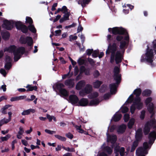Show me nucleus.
Masks as SVG:
<instances>
[{
  "mask_svg": "<svg viewBox=\"0 0 156 156\" xmlns=\"http://www.w3.org/2000/svg\"><path fill=\"white\" fill-rule=\"evenodd\" d=\"M62 149V146L60 145H58L57 147L55 148V150L56 151H60Z\"/></svg>",
  "mask_w": 156,
  "mask_h": 156,
  "instance_id": "obj_64",
  "label": "nucleus"
},
{
  "mask_svg": "<svg viewBox=\"0 0 156 156\" xmlns=\"http://www.w3.org/2000/svg\"><path fill=\"white\" fill-rule=\"evenodd\" d=\"M9 121H8L7 119H6L5 118L0 120V126H2L3 125L6 124L8 123Z\"/></svg>",
  "mask_w": 156,
  "mask_h": 156,
  "instance_id": "obj_38",
  "label": "nucleus"
},
{
  "mask_svg": "<svg viewBox=\"0 0 156 156\" xmlns=\"http://www.w3.org/2000/svg\"><path fill=\"white\" fill-rule=\"evenodd\" d=\"M99 102L100 101L98 99H96L91 100L89 103L87 99L82 98L80 100H79L77 106H86L87 105L95 106L98 105Z\"/></svg>",
  "mask_w": 156,
  "mask_h": 156,
  "instance_id": "obj_5",
  "label": "nucleus"
},
{
  "mask_svg": "<svg viewBox=\"0 0 156 156\" xmlns=\"http://www.w3.org/2000/svg\"><path fill=\"white\" fill-rule=\"evenodd\" d=\"M142 136V131L141 129H138L136 132V140L134 142L132 147L131 151H134L138 144V141L141 137Z\"/></svg>",
  "mask_w": 156,
  "mask_h": 156,
  "instance_id": "obj_7",
  "label": "nucleus"
},
{
  "mask_svg": "<svg viewBox=\"0 0 156 156\" xmlns=\"http://www.w3.org/2000/svg\"><path fill=\"white\" fill-rule=\"evenodd\" d=\"M116 128V126L115 125L112 126L110 129V131L111 132H112Z\"/></svg>",
  "mask_w": 156,
  "mask_h": 156,
  "instance_id": "obj_62",
  "label": "nucleus"
},
{
  "mask_svg": "<svg viewBox=\"0 0 156 156\" xmlns=\"http://www.w3.org/2000/svg\"><path fill=\"white\" fill-rule=\"evenodd\" d=\"M145 55H143L141 57L140 61L144 62L146 61L152 66V62L154 59V53L152 49H149V47L148 45Z\"/></svg>",
  "mask_w": 156,
  "mask_h": 156,
  "instance_id": "obj_4",
  "label": "nucleus"
},
{
  "mask_svg": "<svg viewBox=\"0 0 156 156\" xmlns=\"http://www.w3.org/2000/svg\"><path fill=\"white\" fill-rule=\"evenodd\" d=\"M88 61L92 65H93L95 62H94L92 59L90 58H88Z\"/></svg>",
  "mask_w": 156,
  "mask_h": 156,
  "instance_id": "obj_57",
  "label": "nucleus"
},
{
  "mask_svg": "<svg viewBox=\"0 0 156 156\" xmlns=\"http://www.w3.org/2000/svg\"><path fill=\"white\" fill-rule=\"evenodd\" d=\"M152 99L150 97L148 98L145 101V103L147 105L152 101Z\"/></svg>",
  "mask_w": 156,
  "mask_h": 156,
  "instance_id": "obj_52",
  "label": "nucleus"
},
{
  "mask_svg": "<svg viewBox=\"0 0 156 156\" xmlns=\"http://www.w3.org/2000/svg\"><path fill=\"white\" fill-rule=\"evenodd\" d=\"M5 69L6 70H9L12 66V58L9 56H7L5 58Z\"/></svg>",
  "mask_w": 156,
  "mask_h": 156,
  "instance_id": "obj_16",
  "label": "nucleus"
},
{
  "mask_svg": "<svg viewBox=\"0 0 156 156\" xmlns=\"http://www.w3.org/2000/svg\"><path fill=\"white\" fill-rule=\"evenodd\" d=\"M135 122V119L134 118H131L128 123V127L129 129H131Z\"/></svg>",
  "mask_w": 156,
  "mask_h": 156,
  "instance_id": "obj_25",
  "label": "nucleus"
},
{
  "mask_svg": "<svg viewBox=\"0 0 156 156\" xmlns=\"http://www.w3.org/2000/svg\"><path fill=\"white\" fill-rule=\"evenodd\" d=\"M114 148L115 153L116 154L115 156H118L119 152L121 156L124 155L125 151V149L124 147H122L120 148L119 146L118 145H117Z\"/></svg>",
  "mask_w": 156,
  "mask_h": 156,
  "instance_id": "obj_12",
  "label": "nucleus"
},
{
  "mask_svg": "<svg viewBox=\"0 0 156 156\" xmlns=\"http://www.w3.org/2000/svg\"><path fill=\"white\" fill-rule=\"evenodd\" d=\"M99 53V51L98 50H96L92 52V56L94 58H96L98 57Z\"/></svg>",
  "mask_w": 156,
  "mask_h": 156,
  "instance_id": "obj_46",
  "label": "nucleus"
},
{
  "mask_svg": "<svg viewBox=\"0 0 156 156\" xmlns=\"http://www.w3.org/2000/svg\"><path fill=\"white\" fill-rule=\"evenodd\" d=\"M61 9V11L62 12L64 13L69 12L68 11V9L67 8V7L65 6H63Z\"/></svg>",
  "mask_w": 156,
  "mask_h": 156,
  "instance_id": "obj_47",
  "label": "nucleus"
},
{
  "mask_svg": "<svg viewBox=\"0 0 156 156\" xmlns=\"http://www.w3.org/2000/svg\"><path fill=\"white\" fill-rule=\"evenodd\" d=\"M26 22L29 23L30 25L32 24L33 20L31 18L29 17H27L26 18Z\"/></svg>",
  "mask_w": 156,
  "mask_h": 156,
  "instance_id": "obj_45",
  "label": "nucleus"
},
{
  "mask_svg": "<svg viewBox=\"0 0 156 156\" xmlns=\"http://www.w3.org/2000/svg\"><path fill=\"white\" fill-rule=\"evenodd\" d=\"M11 137V135L10 134H8L5 137H2L1 139L2 141H6Z\"/></svg>",
  "mask_w": 156,
  "mask_h": 156,
  "instance_id": "obj_41",
  "label": "nucleus"
},
{
  "mask_svg": "<svg viewBox=\"0 0 156 156\" xmlns=\"http://www.w3.org/2000/svg\"><path fill=\"white\" fill-rule=\"evenodd\" d=\"M98 96V93L97 92H94L89 95L88 97L90 99H93L97 97Z\"/></svg>",
  "mask_w": 156,
  "mask_h": 156,
  "instance_id": "obj_29",
  "label": "nucleus"
},
{
  "mask_svg": "<svg viewBox=\"0 0 156 156\" xmlns=\"http://www.w3.org/2000/svg\"><path fill=\"white\" fill-rule=\"evenodd\" d=\"M141 92V90L140 88L136 89L133 92V94H135L136 97H139L138 96L140 94Z\"/></svg>",
  "mask_w": 156,
  "mask_h": 156,
  "instance_id": "obj_32",
  "label": "nucleus"
},
{
  "mask_svg": "<svg viewBox=\"0 0 156 156\" xmlns=\"http://www.w3.org/2000/svg\"><path fill=\"white\" fill-rule=\"evenodd\" d=\"M79 4H81L83 7H85L86 5L88 4L90 0H76Z\"/></svg>",
  "mask_w": 156,
  "mask_h": 156,
  "instance_id": "obj_20",
  "label": "nucleus"
},
{
  "mask_svg": "<svg viewBox=\"0 0 156 156\" xmlns=\"http://www.w3.org/2000/svg\"><path fill=\"white\" fill-rule=\"evenodd\" d=\"M126 128V125L122 124L118 126L117 132L118 133H122L125 131Z\"/></svg>",
  "mask_w": 156,
  "mask_h": 156,
  "instance_id": "obj_18",
  "label": "nucleus"
},
{
  "mask_svg": "<svg viewBox=\"0 0 156 156\" xmlns=\"http://www.w3.org/2000/svg\"><path fill=\"white\" fill-rule=\"evenodd\" d=\"M55 138L58 139L59 140L62 141H65L66 140V139L65 137L58 135H55Z\"/></svg>",
  "mask_w": 156,
  "mask_h": 156,
  "instance_id": "obj_36",
  "label": "nucleus"
},
{
  "mask_svg": "<svg viewBox=\"0 0 156 156\" xmlns=\"http://www.w3.org/2000/svg\"><path fill=\"white\" fill-rule=\"evenodd\" d=\"M45 131L46 133L50 134H52L54 133H55V132L51 130L48 129H46L45 130Z\"/></svg>",
  "mask_w": 156,
  "mask_h": 156,
  "instance_id": "obj_49",
  "label": "nucleus"
},
{
  "mask_svg": "<svg viewBox=\"0 0 156 156\" xmlns=\"http://www.w3.org/2000/svg\"><path fill=\"white\" fill-rule=\"evenodd\" d=\"M110 92L112 94L115 93L117 86L115 83L111 84L109 86Z\"/></svg>",
  "mask_w": 156,
  "mask_h": 156,
  "instance_id": "obj_21",
  "label": "nucleus"
},
{
  "mask_svg": "<svg viewBox=\"0 0 156 156\" xmlns=\"http://www.w3.org/2000/svg\"><path fill=\"white\" fill-rule=\"evenodd\" d=\"M77 62L79 65H82L84 63L85 61L83 59L80 58L78 60Z\"/></svg>",
  "mask_w": 156,
  "mask_h": 156,
  "instance_id": "obj_50",
  "label": "nucleus"
},
{
  "mask_svg": "<svg viewBox=\"0 0 156 156\" xmlns=\"http://www.w3.org/2000/svg\"><path fill=\"white\" fill-rule=\"evenodd\" d=\"M129 118V114H126L124 116V121L126 122L128 121Z\"/></svg>",
  "mask_w": 156,
  "mask_h": 156,
  "instance_id": "obj_44",
  "label": "nucleus"
},
{
  "mask_svg": "<svg viewBox=\"0 0 156 156\" xmlns=\"http://www.w3.org/2000/svg\"><path fill=\"white\" fill-rule=\"evenodd\" d=\"M65 84L66 85L68 86L69 87H73L74 84V80H67L65 81Z\"/></svg>",
  "mask_w": 156,
  "mask_h": 156,
  "instance_id": "obj_22",
  "label": "nucleus"
},
{
  "mask_svg": "<svg viewBox=\"0 0 156 156\" xmlns=\"http://www.w3.org/2000/svg\"><path fill=\"white\" fill-rule=\"evenodd\" d=\"M147 109L149 112L152 114L151 116V119L150 122H147L145 124L144 129V132L145 134H147L150 131L151 126H153L154 130L149 134V140L148 143L144 142L143 144V147L139 148L136 150L137 156H145V155L148 153L147 149L150 148L156 139V121L153 117L155 112V107L152 103H150L148 106Z\"/></svg>",
  "mask_w": 156,
  "mask_h": 156,
  "instance_id": "obj_2",
  "label": "nucleus"
},
{
  "mask_svg": "<svg viewBox=\"0 0 156 156\" xmlns=\"http://www.w3.org/2000/svg\"><path fill=\"white\" fill-rule=\"evenodd\" d=\"M103 146L102 147L103 149L102 152H100L99 153V156H107V154L105 152H106L108 154H111L112 152V148L108 147H106L104 148H103Z\"/></svg>",
  "mask_w": 156,
  "mask_h": 156,
  "instance_id": "obj_15",
  "label": "nucleus"
},
{
  "mask_svg": "<svg viewBox=\"0 0 156 156\" xmlns=\"http://www.w3.org/2000/svg\"><path fill=\"white\" fill-rule=\"evenodd\" d=\"M75 127L76 129L78 131V132L81 133H83L84 132V131L81 128V126H75Z\"/></svg>",
  "mask_w": 156,
  "mask_h": 156,
  "instance_id": "obj_39",
  "label": "nucleus"
},
{
  "mask_svg": "<svg viewBox=\"0 0 156 156\" xmlns=\"http://www.w3.org/2000/svg\"><path fill=\"white\" fill-rule=\"evenodd\" d=\"M46 117L48 119L49 121L50 122L51 121L52 119L55 122L56 121V118L54 116H51L49 114H47Z\"/></svg>",
  "mask_w": 156,
  "mask_h": 156,
  "instance_id": "obj_34",
  "label": "nucleus"
},
{
  "mask_svg": "<svg viewBox=\"0 0 156 156\" xmlns=\"http://www.w3.org/2000/svg\"><path fill=\"white\" fill-rule=\"evenodd\" d=\"M79 100L77 96L73 94L69 96L68 101L72 105L77 106Z\"/></svg>",
  "mask_w": 156,
  "mask_h": 156,
  "instance_id": "obj_13",
  "label": "nucleus"
},
{
  "mask_svg": "<svg viewBox=\"0 0 156 156\" xmlns=\"http://www.w3.org/2000/svg\"><path fill=\"white\" fill-rule=\"evenodd\" d=\"M1 73L4 76H5L7 73H6L5 70L3 69H1L0 70Z\"/></svg>",
  "mask_w": 156,
  "mask_h": 156,
  "instance_id": "obj_58",
  "label": "nucleus"
},
{
  "mask_svg": "<svg viewBox=\"0 0 156 156\" xmlns=\"http://www.w3.org/2000/svg\"><path fill=\"white\" fill-rule=\"evenodd\" d=\"M133 94H132L129 97L127 101L125 103V104L127 105V103H131L133 101Z\"/></svg>",
  "mask_w": 156,
  "mask_h": 156,
  "instance_id": "obj_35",
  "label": "nucleus"
},
{
  "mask_svg": "<svg viewBox=\"0 0 156 156\" xmlns=\"http://www.w3.org/2000/svg\"><path fill=\"white\" fill-rule=\"evenodd\" d=\"M12 21H13V20H5L3 24L2 25V27L8 30H11L13 26V23H12Z\"/></svg>",
  "mask_w": 156,
  "mask_h": 156,
  "instance_id": "obj_14",
  "label": "nucleus"
},
{
  "mask_svg": "<svg viewBox=\"0 0 156 156\" xmlns=\"http://www.w3.org/2000/svg\"><path fill=\"white\" fill-rule=\"evenodd\" d=\"M145 111L144 110H142L141 112L140 115V118L141 119H144L145 116Z\"/></svg>",
  "mask_w": 156,
  "mask_h": 156,
  "instance_id": "obj_48",
  "label": "nucleus"
},
{
  "mask_svg": "<svg viewBox=\"0 0 156 156\" xmlns=\"http://www.w3.org/2000/svg\"><path fill=\"white\" fill-rule=\"evenodd\" d=\"M19 129V130L17 135V137L19 139H20L22 138V137L21 135H22L24 133V130L23 128L21 127H20Z\"/></svg>",
  "mask_w": 156,
  "mask_h": 156,
  "instance_id": "obj_26",
  "label": "nucleus"
},
{
  "mask_svg": "<svg viewBox=\"0 0 156 156\" xmlns=\"http://www.w3.org/2000/svg\"><path fill=\"white\" fill-rule=\"evenodd\" d=\"M83 30V28L80 25L77 28V32H79L80 31H81Z\"/></svg>",
  "mask_w": 156,
  "mask_h": 156,
  "instance_id": "obj_63",
  "label": "nucleus"
},
{
  "mask_svg": "<svg viewBox=\"0 0 156 156\" xmlns=\"http://www.w3.org/2000/svg\"><path fill=\"white\" fill-rule=\"evenodd\" d=\"M55 36H58L60 35L61 32V30H57L55 31Z\"/></svg>",
  "mask_w": 156,
  "mask_h": 156,
  "instance_id": "obj_61",
  "label": "nucleus"
},
{
  "mask_svg": "<svg viewBox=\"0 0 156 156\" xmlns=\"http://www.w3.org/2000/svg\"><path fill=\"white\" fill-rule=\"evenodd\" d=\"M64 85L62 83H56L54 84L53 86V88L56 91L58 90L60 91V90L63 89L62 87H64Z\"/></svg>",
  "mask_w": 156,
  "mask_h": 156,
  "instance_id": "obj_17",
  "label": "nucleus"
},
{
  "mask_svg": "<svg viewBox=\"0 0 156 156\" xmlns=\"http://www.w3.org/2000/svg\"><path fill=\"white\" fill-rule=\"evenodd\" d=\"M28 28L29 30L32 32L34 33H36V30L33 25L30 24L28 26Z\"/></svg>",
  "mask_w": 156,
  "mask_h": 156,
  "instance_id": "obj_33",
  "label": "nucleus"
},
{
  "mask_svg": "<svg viewBox=\"0 0 156 156\" xmlns=\"http://www.w3.org/2000/svg\"><path fill=\"white\" fill-rule=\"evenodd\" d=\"M10 100L11 101H19L18 97H12L11 98Z\"/></svg>",
  "mask_w": 156,
  "mask_h": 156,
  "instance_id": "obj_60",
  "label": "nucleus"
},
{
  "mask_svg": "<svg viewBox=\"0 0 156 156\" xmlns=\"http://www.w3.org/2000/svg\"><path fill=\"white\" fill-rule=\"evenodd\" d=\"M151 91L150 90H144L142 93V95L143 96H148L150 95Z\"/></svg>",
  "mask_w": 156,
  "mask_h": 156,
  "instance_id": "obj_37",
  "label": "nucleus"
},
{
  "mask_svg": "<svg viewBox=\"0 0 156 156\" xmlns=\"http://www.w3.org/2000/svg\"><path fill=\"white\" fill-rule=\"evenodd\" d=\"M93 51V50L92 49H88L86 51V53L88 55L90 56V55L92 53Z\"/></svg>",
  "mask_w": 156,
  "mask_h": 156,
  "instance_id": "obj_56",
  "label": "nucleus"
},
{
  "mask_svg": "<svg viewBox=\"0 0 156 156\" xmlns=\"http://www.w3.org/2000/svg\"><path fill=\"white\" fill-rule=\"evenodd\" d=\"M100 75L99 73V71L98 70H95L94 73V77H98Z\"/></svg>",
  "mask_w": 156,
  "mask_h": 156,
  "instance_id": "obj_55",
  "label": "nucleus"
},
{
  "mask_svg": "<svg viewBox=\"0 0 156 156\" xmlns=\"http://www.w3.org/2000/svg\"><path fill=\"white\" fill-rule=\"evenodd\" d=\"M6 51L13 53L14 55V61H17L24 53L25 48L23 47L17 48L14 45H12L8 48H5L4 49V51Z\"/></svg>",
  "mask_w": 156,
  "mask_h": 156,
  "instance_id": "obj_3",
  "label": "nucleus"
},
{
  "mask_svg": "<svg viewBox=\"0 0 156 156\" xmlns=\"http://www.w3.org/2000/svg\"><path fill=\"white\" fill-rule=\"evenodd\" d=\"M66 137L70 139H72L73 138V136L72 134L70 133H68L66 134Z\"/></svg>",
  "mask_w": 156,
  "mask_h": 156,
  "instance_id": "obj_59",
  "label": "nucleus"
},
{
  "mask_svg": "<svg viewBox=\"0 0 156 156\" xmlns=\"http://www.w3.org/2000/svg\"><path fill=\"white\" fill-rule=\"evenodd\" d=\"M92 90V86L90 84H87L84 90L80 91L79 94L80 96L83 97L87 94L91 92Z\"/></svg>",
  "mask_w": 156,
  "mask_h": 156,
  "instance_id": "obj_10",
  "label": "nucleus"
},
{
  "mask_svg": "<svg viewBox=\"0 0 156 156\" xmlns=\"http://www.w3.org/2000/svg\"><path fill=\"white\" fill-rule=\"evenodd\" d=\"M30 114V112L28 109L24 110L22 113V115H28Z\"/></svg>",
  "mask_w": 156,
  "mask_h": 156,
  "instance_id": "obj_53",
  "label": "nucleus"
},
{
  "mask_svg": "<svg viewBox=\"0 0 156 156\" xmlns=\"http://www.w3.org/2000/svg\"><path fill=\"white\" fill-rule=\"evenodd\" d=\"M114 79L116 82L117 84H118L121 81V75L119 73V68L115 67L114 69Z\"/></svg>",
  "mask_w": 156,
  "mask_h": 156,
  "instance_id": "obj_9",
  "label": "nucleus"
},
{
  "mask_svg": "<svg viewBox=\"0 0 156 156\" xmlns=\"http://www.w3.org/2000/svg\"><path fill=\"white\" fill-rule=\"evenodd\" d=\"M65 14L63 16V18L65 19V20H69V12H68L66 13H64Z\"/></svg>",
  "mask_w": 156,
  "mask_h": 156,
  "instance_id": "obj_51",
  "label": "nucleus"
},
{
  "mask_svg": "<svg viewBox=\"0 0 156 156\" xmlns=\"http://www.w3.org/2000/svg\"><path fill=\"white\" fill-rule=\"evenodd\" d=\"M81 72H84L86 75H89V70H86L85 68L83 66H82L81 68Z\"/></svg>",
  "mask_w": 156,
  "mask_h": 156,
  "instance_id": "obj_40",
  "label": "nucleus"
},
{
  "mask_svg": "<svg viewBox=\"0 0 156 156\" xmlns=\"http://www.w3.org/2000/svg\"><path fill=\"white\" fill-rule=\"evenodd\" d=\"M143 106V104L141 101L140 98L137 97L135 98L130 107V112L132 114L134 113L136 109L140 110L142 108Z\"/></svg>",
  "mask_w": 156,
  "mask_h": 156,
  "instance_id": "obj_6",
  "label": "nucleus"
},
{
  "mask_svg": "<svg viewBox=\"0 0 156 156\" xmlns=\"http://www.w3.org/2000/svg\"><path fill=\"white\" fill-rule=\"evenodd\" d=\"M12 23H13V26L15 25L16 28L19 30L23 27V26L24 25H23L22 23L20 22H16L13 21H12Z\"/></svg>",
  "mask_w": 156,
  "mask_h": 156,
  "instance_id": "obj_23",
  "label": "nucleus"
},
{
  "mask_svg": "<svg viewBox=\"0 0 156 156\" xmlns=\"http://www.w3.org/2000/svg\"><path fill=\"white\" fill-rule=\"evenodd\" d=\"M77 37L76 36L71 35H70L69 37L70 40V41L76 40L77 39Z\"/></svg>",
  "mask_w": 156,
  "mask_h": 156,
  "instance_id": "obj_54",
  "label": "nucleus"
},
{
  "mask_svg": "<svg viewBox=\"0 0 156 156\" xmlns=\"http://www.w3.org/2000/svg\"><path fill=\"white\" fill-rule=\"evenodd\" d=\"M20 42L22 44L27 43L29 46H31L33 44L32 38L29 37H27L25 38L21 36L20 40Z\"/></svg>",
  "mask_w": 156,
  "mask_h": 156,
  "instance_id": "obj_11",
  "label": "nucleus"
},
{
  "mask_svg": "<svg viewBox=\"0 0 156 156\" xmlns=\"http://www.w3.org/2000/svg\"><path fill=\"white\" fill-rule=\"evenodd\" d=\"M85 85V82L84 81H80L76 84V89L77 90H80L83 88Z\"/></svg>",
  "mask_w": 156,
  "mask_h": 156,
  "instance_id": "obj_19",
  "label": "nucleus"
},
{
  "mask_svg": "<svg viewBox=\"0 0 156 156\" xmlns=\"http://www.w3.org/2000/svg\"><path fill=\"white\" fill-rule=\"evenodd\" d=\"M122 117V115L119 112L116 113L113 117V120L115 122L119 120Z\"/></svg>",
  "mask_w": 156,
  "mask_h": 156,
  "instance_id": "obj_24",
  "label": "nucleus"
},
{
  "mask_svg": "<svg viewBox=\"0 0 156 156\" xmlns=\"http://www.w3.org/2000/svg\"><path fill=\"white\" fill-rule=\"evenodd\" d=\"M121 110L122 113H125L128 112L129 109L126 106H123L121 108Z\"/></svg>",
  "mask_w": 156,
  "mask_h": 156,
  "instance_id": "obj_43",
  "label": "nucleus"
},
{
  "mask_svg": "<svg viewBox=\"0 0 156 156\" xmlns=\"http://www.w3.org/2000/svg\"><path fill=\"white\" fill-rule=\"evenodd\" d=\"M106 135L107 136V141L108 143H111L112 144V146L113 148L117 145L115 143L117 140V137L115 135H109L108 134V132L106 133Z\"/></svg>",
  "mask_w": 156,
  "mask_h": 156,
  "instance_id": "obj_8",
  "label": "nucleus"
},
{
  "mask_svg": "<svg viewBox=\"0 0 156 156\" xmlns=\"http://www.w3.org/2000/svg\"><path fill=\"white\" fill-rule=\"evenodd\" d=\"M102 82L98 80H96L93 83L94 87L95 88H98L102 83Z\"/></svg>",
  "mask_w": 156,
  "mask_h": 156,
  "instance_id": "obj_31",
  "label": "nucleus"
},
{
  "mask_svg": "<svg viewBox=\"0 0 156 156\" xmlns=\"http://www.w3.org/2000/svg\"><path fill=\"white\" fill-rule=\"evenodd\" d=\"M26 87L27 88V91H32L34 90L36 91L37 89V87L36 86H32L31 85H28Z\"/></svg>",
  "mask_w": 156,
  "mask_h": 156,
  "instance_id": "obj_27",
  "label": "nucleus"
},
{
  "mask_svg": "<svg viewBox=\"0 0 156 156\" xmlns=\"http://www.w3.org/2000/svg\"><path fill=\"white\" fill-rule=\"evenodd\" d=\"M59 93L61 96H66L68 95V92L64 89L60 90Z\"/></svg>",
  "mask_w": 156,
  "mask_h": 156,
  "instance_id": "obj_30",
  "label": "nucleus"
},
{
  "mask_svg": "<svg viewBox=\"0 0 156 156\" xmlns=\"http://www.w3.org/2000/svg\"><path fill=\"white\" fill-rule=\"evenodd\" d=\"M20 30H21L23 33H26L28 31L27 27L24 25L23 26V27Z\"/></svg>",
  "mask_w": 156,
  "mask_h": 156,
  "instance_id": "obj_42",
  "label": "nucleus"
},
{
  "mask_svg": "<svg viewBox=\"0 0 156 156\" xmlns=\"http://www.w3.org/2000/svg\"><path fill=\"white\" fill-rule=\"evenodd\" d=\"M108 30L109 32H112L113 34H119L117 36L116 39L119 41H122L120 43V49L119 50L117 43L115 42L112 44L110 43L112 39V36L110 35H108L107 36V41L109 44L106 53H111V62L112 63L115 61L116 64H117L121 62L123 59V54L129 43V35L126 30L121 27L109 28Z\"/></svg>",
  "mask_w": 156,
  "mask_h": 156,
  "instance_id": "obj_1",
  "label": "nucleus"
},
{
  "mask_svg": "<svg viewBox=\"0 0 156 156\" xmlns=\"http://www.w3.org/2000/svg\"><path fill=\"white\" fill-rule=\"evenodd\" d=\"M2 37L3 39L6 40L8 39L9 37V33L7 31L3 32L2 33Z\"/></svg>",
  "mask_w": 156,
  "mask_h": 156,
  "instance_id": "obj_28",
  "label": "nucleus"
}]
</instances>
